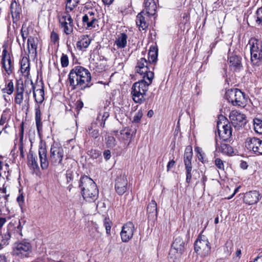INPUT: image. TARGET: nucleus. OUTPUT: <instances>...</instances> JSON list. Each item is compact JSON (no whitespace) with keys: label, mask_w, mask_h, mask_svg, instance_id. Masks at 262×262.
Masks as SVG:
<instances>
[{"label":"nucleus","mask_w":262,"mask_h":262,"mask_svg":"<svg viewBox=\"0 0 262 262\" xmlns=\"http://www.w3.org/2000/svg\"><path fill=\"white\" fill-rule=\"evenodd\" d=\"M38 155L40 164L42 169H47L49 163L54 166L64 167L63 158L64 157V150L62 147L54 143L51 145L49 159L47 158V150L45 145L40 144L38 148Z\"/></svg>","instance_id":"nucleus-1"},{"label":"nucleus","mask_w":262,"mask_h":262,"mask_svg":"<svg viewBox=\"0 0 262 262\" xmlns=\"http://www.w3.org/2000/svg\"><path fill=\"white\" fill-rule=\"evenodd\" d=\"M91 74L86 68L78 66L70 71L67 80L72 90H84L91 85Z\"/></svg>","instance_id":"nucleus-2"},{"label":"nucleus","mask_w":262,"mask_h":262,"mask_svg":"<svg viewBox=\"0 0 262 262\" xmlns=\"http://www.w3.org/2000/svg\"><path fill=\"white\" fill-rule=\"evenodd\" d=\"M154 77V73H149L147 77H142L143 79L133 84L131 94L135 102L141 104L144 102L148 86L151 83Z\"/></svg>","instance_id":"nucleus-3"},{"label":"nucleus","mask_w":262,"mask_h":262,"mask_svg":"<svg viewBox=\"0 0 262 262\" xmlns=\"http://www.w3.org/2000/svg\"><path fill=\"white\" fill-rule=\"evenodd\" d=\"M79 187L83 199L87 202H93L98 198L99 191L96 183L88 177L83 176L81 177Z\"/></svg>","instance_id":"nucleus-4"},{"label":"nucleus","mask_w":262,"mask_h":262,"mask_svg":"<svg viewBox=\"0 0 262 262\" xmlns=\"http://www.w3.org/2000/svg\"><path fill=\"white\" fill-rule=\"evenodd\" d=\"M225 97L228 101L234 106H244L247 99L245 94L238 89H231L226 91Z\"/></svg>","instance_id":"nucleus-5"},{"label":"nucleus","mask_w":262,"mask_h":262,"mask_svg":"<svg viewBox=\"0 0 262 262\" xmlns=\"http://www.w3.org/2000/svg\"><path fill=\"white\" fill-rule=\"evenodd\" d=\"M249 44L251 62L254 66H259L262 63V42L255 38H251Z\"/></svg>","instance_id":"nucleus-6"},{"label":"nucleus","mask_w":262,"mask_h":262,"mask_svg":"<svg viewBox=\"0 0 262 262\" xmlns=\"http://www.w3.org/2000/svg\"><path fill=\"white\" fill-rule=\"evenodd\" d=\"M25 223V221L21 222L20 220H18V221H15L14 223L11 222L8 226L9 230H11L13 227V229L11 232H8L3 235L2 242L3 243V245H7L9 244V240L12 235L17 239L21 238L23 237L22 229Z\"/></svg>","instance_id":"nucleus-7"},{"label":"nucleus","mask_w":262,"mask_h":262,"mask_svg":"<svg viewBox=\"0 0 262 262\" xmlns=\"http://www.w3.org/2000/svg\"><path fill=\"white\" fill-rule=\"evenodd\" d=\"M32 252V246L30 242L25 239L15 242L13 246V255L20 258L29 256Z\"/></svg>","instance_id":"nucleus-8"},{"label":"nucleus","mask_w":262,"mask_h":262,"mask_svg":"<svg viewBox=\"0 0 262 262\" xmlns=\"http://www.w3.org/2000/svg\"><path fill=\"white\" fill-rule=\"evenodd\" d=\"M195 252L201 257L207 256L210 252V243L204 235H199L195 241L194 244Z\"/></svg>","instance_id":"nucleus-9"},{"label":"nucleus","mask_w":262,"mask_h":262,"mask_svg":"<svg viewBox=\"0 0 262 262\" xmlns=\"http://www.w3.org/2000/svg\"><path fill=\"white\" fill-rule=\"evenodd\" d=\"M27 83L30 85L31 88L29 90H27L25 91L26 96H27L26 100H29V95L33 91V96L35 101L37 103H41L44 100L45 95L43 84L41 83L40 85H34L32 80L28 82L25 81L26 85Z\"/></svg>","instance_id":"nucleus-10"},{"label":"nucleus","mask_w":262,"mask_h":262,"mask_svg":"<svg viewBox=\"0 0 262 262\" xmlns=\"http://www.w3.org/2000/svg\"><path fill=\"white\" fill-rule=\"evenodd\" d=\"M192 148L191 146H187L185 150L184 155V162L186 169V181L189 184L192 178Z\"/></svg>","instance_id":"nucleus-11"},{"label":"nucleus","mask_w":262,"mask_h":262,"mask_svg":"<svg viewBox=\"0 0 262 262\" xmlns=\"http://www.w3.org/2000/svg\"><path fill=\"white\" fill-rule=\"evenodd\" d=\"M69 13L65 11L59 18L60 26L67 35L70 34L73 31V20Z\"/></svg>","instance_id":"nucleus-12"},{"label":"nucleus","mask_w":262,"mask_h":262,"mask_svg":"<svg viewBox=\"0 0 262 262\" xmlns=\"http://www.w3.org/2000/svg\"><path fill=\"white\" fill-rule=\"evenodd\" d=\"M245 146L255 154L262 155V140L256 137H249L246 140Z\"/></svg>","instance_id":"nucleus-13"},{"label":"nucleus","mask_w":262,"mask_h":262,"mask_svg":"<svg viewBox=\"0 0 262 262\" xmlns=\"http://www.w3.org/2000/svg\"><path fill=\"white\" fill-rule=\"evenodd\" d=\"M135 225L132 222H127L122 227L120 236L122 242H128L132 238L135 231Z\"/></svg>","instance_id":"nucleus-14"},{"label":"nucleus","mask_w":262,"mask_h":262,"mask_svg":"<svg viewBox=\"0 0 262 262\" xmlns=\"http://www.w3.org/2000/svg\"><path fill=\"white\" fill-rule=\"evenodd\" d=\"M4 48L2 52V67L8 75H11L14 70L13 63L11 59L10 55L8 53L6 46H3Z\"/></svg>","instance_id":"nucleus-15"},{"label":"nucleus","mask_w":262,"mask_h":262,"mask_svg":"<svg viewBox=\"0 0 262 262\" xmlns=\"http://www.w3.org/2000/svg\"><path fill=\"white\" fill-rule=\"evenodd\" d=\"M246 116L244 114L237 111H232L229 115V119L232 125L239 129L246 123Z\"/></svg>","instance_id":"nucleus-16"},{"label":"nucleus","mask_w":262,"mask_h":262,"mask_svg":"<svg viewBox=\"0 0 262 262\" xmlns=\"http://www.w3.org/2000/svg\"><path fill=\"white\" fill-rule=\"evenodd\" d=\"M150 64L144 58H141L137 62L135 71L137 73L143 75V77H146L149 73H154L149 71Z\"/></svg>","instance_id":"nucleus-17"},{"label":"nucleus","mask_w":262,"mask_h":262,"mask_svg":"<svg viewBox=\"0 0 262 262\" xmlns=\"http://www.w3.org/2000/svg\"><path fill=\"white\" fill-rule=\"evenodd\" d=\"M222 125L221 123L217 122L218 134L220 138L223 141H227L232 136V130L230 125L227 124Z\"/></svg>","instance_id":"nucleus-18"},{"label":"nucleus","mask_w":262,"mask_h":262,"mask_svg":"<svg viewBox=\"0 0 262 262\" xmlns=\"http://www.w3.org/2000/svg\"><path fill=\"white\" fill-rule=\"evenodd\" d=\"M127 181L124 175L118 177L116 180L115 187L119 195H122L127 190Z\"/></svg>","instance_id":"nucleus-19"},{"label":"nucleus","mask_w":262,"mask_h":262,"mask_svg":"<svg viewBox=\"0 0 262 262\" xmlns=\"http://www.w3.org/2000/svg\"><path fill=\"white\" fill-rule=\"evenodd\" d=\"M260 198L261 196L258 191H250L244 194V201L246 204L251 205L256 204Z\"/></svg>","instance_id":"nucleus-20"},{"label":"nucleus","mask_w":262,"mask_h":262,"mask_svg":"<svg viewBox=\"0 0 262 262\" xmlns=\"http://www.w3.org/2000/svg\"><path fill=\"white\" fill-rule=\"evenodd\" d=\"M14 102L16 104L20 105L24 100L25 88L22 81H17L15 85Z\"/></svg>","instance_id":"nucleus-21"},{"label":"nucleus","mask_w":262,"mask_h":262,"mask_svg":"<svg viewBox=\"0 0 262 262\" xmlns=\"http://www.w3.org/2000/svg\"><path fill=\"white\" fill-rule=\"evenodd\" d=\"M37 38L31 36H29L27 40L28 56L33 58H35L37 56Z\"/></svg>","instance_id":"nucleus-22"},{"label":"nucleus","mask_w":262,"mask_h":262,"mask_svg":"<svg viewBox=\"0 0 262 262\" xmlns=\"http://www.w3.org/2000/svg\"><path fill=\"white\" fill-rule=\"evenodd\" d=\"M186 239H183L180 236L177 237L172 244V248L175 250L178 254L181 255L186 249Z\"/></svg>","instance_id":"nucleus-23"},{"label":"nucleus","mask_w":262,"mask_h":262,"mask_svg":"<svg viewBox=\"0 0 262 262\" xmlns=\"http://www.w3.org/2000/svg\"><path fill=\"white\" fill-rule=\"evenodd\" d=\"M115 136L116 137L122 142H130V139L132 137V130L129 128H125L120 132L116 131Z\"/></svg>","instance_id":"nucleus-24"},{"label":"nucleus","mask_w":262,"mask_h":262,"mask_svg":"<svg viewBox=\"0 0 262 262\" xmlns=\"http://www.w3.org/2000/svg\"><path fill=\"white\" fill-rule=\"evenodd\" d=\"M228 63L231 69L233 71H239L242 67L241 58L236 55L229 57Z\"/></svg>","instance_id":"nucleus-25"},{"label":"nucleus","mask_w":262,"mask_h":262,"mask_svg":"<svg viewBox=\"0 0 262 262\" xmlns=\"http://www.w3.org/2000/svg\"><path fill=\"white\" fill-rule=\"evenodd\" d=\"M109 116V109L107 107H104V108L100 111L97 116V123L99 124L101 127L103 128L104 127L105 121Z\"/></svg>","instance_id":"nucleus-26"},{"label":"nucleus","mask_w":262,"mask_h":262,"mask_svg":"<svg viewBox=\"0 0 262 262\" xmlns=\"http://www.w3.org/2000/svg\"><path fill=\"white\" fill-rule=\"evenodd\" d=\"M145 13L144 11L139 13L136 17V24L141 30H144L148 26V24L146 21V17L144 16Z\"/></svg>","instance_id":"nucleus-27"},{"label":"nucleus","mask_w":262,"mask_h":262,"mask_svg":"<svg viewBox=\"0 0 262 262\" xmlns=\"http://www.w3.org/2000/svg\"><path fill=\"white\" fill-rule=\"evenodd\" d=\"M28 165L29 167L34 170H39V167L38 163V159L37 156L34 155L32 151H30L28 157Z\"/></svg>","instance_id":"nucleus-28"},{"label":"nucleus","mask_w":262,"mask_h":262,"mask_svg":"<svg viewBox=\"0 0 262 262\" xmlns=\"http://www.w3.org/2000/svg\"><path fill=\"white\" fill-rule=\"evenodd\" d=\"M216 150L219 149V151L226 155H231L234 152L233 148L228 144L222 143L220 146H218L217 139L215 142Z\"/></svg>","instance_id":"nucleus-29"},{"label":"nucleus","mask_w":262,"mask_h":262,"mask_svg":"<svg viewBox=\"0 0 262 262\" xmlns=\"http://www.w3.org/2000/svg\"><path fill=\"white\" fill-rule=\"evenodd\" d=\"M145 14L154 15L156 13L157 6L154 0H147L144 3Z\"/></svg>","instance_id":"nucleus-30"},{"label":"nucleus","mask_w":262,"mask_h":262,"mask_svg":"<svg viewBox=\"0 0 262 262\" xmlns=\"http://www.w3.org/2000/svg\"><path fill=\"white\" fill-rule=\"evenodd\" d=\"M147 212L149 217L156 219L158 215L157 205L156 201L151 200L147 207Z\"/></svg>","instance_id":"nucleus-31"},{"label":"nucleus","mask_w":262,"mask_h":262,"mask_svg":"<svg viewBox=\"0 0 262 262\" xmlns=\"http://www.w3.org/2000/svg\"><path fill=\"white\" fill-rule=\"evenodd\" d=\"M127 36L124 33L119 34L116 38L115 44L119 49L125 48L127 45Z\"/></svg>","instance_id":"nucleus-32"},{"label":"nucleus","mask_w":262,"mask_h":262,"mask_svg":"<svg viewBox=\"0 0 262 262\" xmlns=\"http://www.w3.org/2000/svg\"><path fill=\"white\" fill-rule=\"evenodd\" d=\"M91 42V39L89 38L88 36L83 35L80 40L77 42L76 46L79 50H83L87 48Z\"/></svg>","instance_id":"nucleus-33"},{"label":"nucleus","mask_w":262,"mask_h":262,"mask_svg":"<svg viewBox=\"0 0 262 262\" xmlns=\"http://www.w3.org/2000/svg\"><path fill=\"white\" fill-rule=\"evenodd\" d=\"M20 71L25 76H28L30 72V62L27 58L22 59L21 61Z\"/></svg>","instance_id":"nucleus-34"},{"label":"nucleus","mask_w":262,"mask_h":262,"mask_svg":"<svg viewBox=\"0 0 262 262\" xmlns=\"http://www.w3.org/2000/svg\"><path fill=\"white\" fill-rule=\"evenodd\" d=\"M158 49L155 47H150L148 52V62L151 63L155 62L157 60Z\"/></svg>","instance_id":"nucleus-35"},{"label":"nucleus","mask_w":262,"mask_h":262,"mask_svg":"<svg viewBox=\"0 0 262 262\" xmlns=\"http://www.w3.org/2000/svg\"><path fill=\"white\" fill-rule=\"evenodd\" d=\"M3 93H6L8 95H11L14 91V86L12 80H9L7 82L6 81L5 87L2 89Z\"/></svg>","instance_id":"nucleus-36"},{"label":"nucleus","mask_w":262,"mask_h":262,"mask_svg":"<svg viewBox=\"0 0 262 262\" xmlns=\"http://www.w3.org/2000/svg\"><path fill=\"white\" fill-rule=\"evenodd\" d=\"M41 120V111L40 110L39 106L37 105L35 106V122L36 127L38 132L42 127Z\"/></svg>","instance_id":"nucleus-37"},{"label":"nucleus","mask_w":262,"mask_h":262,"mask_svg":"<svg viewBox=\"0 0 262 262\" xmlns=\"http://www.w3.org/2000/svg\"><path fill=\"white\" fill-rule=\"evenodd\" d=\"M96 123H92L90 126L88 127V132L89 135L93 138H97L99 136V132L97 128H95Z\"/></svg>","instance_id":"nucleus-38"},{"label":"nucleus","mask_w":262,"mask_h":262,"mask_svg":"<svg viewBox=\"0 0 262 262\" xmlns=\"http://www.w3.org/2000/svg\"><path fill=\"white\" fill-rule=\"evenodd\" d=\"M79 0H67L66 12L72 11L78 4Z\"/></svg>","instance_id":"nucleus-39"},{"label":"nucleus","mask_w":262,"mask_h":262,"mask_svg":"<svg viewBox=\"0 0 262 262\" xmlns=\"http://www.w3.org/2000/svg\"><path fill=\"white\" fill-rule=\"evenodd\" d=\"M254 129L256 133L262 134V120L258 118L253 119Z\"/></svg>","instance_id":"nucleus-40"},{"label":"nucleus","mask_w":262,"mask_h":262,"mask_svg":"<svg viewBox=\"0 0 262 262\" xmlns=\"http://www.w3.org/2000/svg\"><path fill=\"white\" fill-rule=\"evenodd\" d=\"M10 118L9 111L5 110L3 111L0 119V125H3L5 123H8Z\"/></svg>","instance_id":"nucleus-41"},{"label":"nucleus","mask_w":262,"mask_h":262,"mask_svg":"<svg viewBox=\"0 0 262 262\" xmlns=\"http://www.w3.org/2000/svg\"><path fill=\"white\" fill-rule=\"evenodd\" d=\"M195 151L197 153L198 158L199 161L202 163H204L207 161L205 158V154L203 152L201 148L196 147L195 148Z\"/></svg>","instance_id":"nucleus-42"},{"label":"nucleus","mask_w":262,"mask_h":262,"mask_svg":"<svg viewBox=\"0 0 262 262\" xmlns=\"http://www.w3.org/2000/svg\"><path fill=\"white\" fill-rule=\"evenodd\" d=\"M104 226L105 227L106 233L107 235H111V229L112 223L109 218L105 217L103 221Z\"/></svg>","instance_id":"nucleus-43"},{"label":"nucleus","mask_w":262,"mask_h":262,"mask_svg":"<svg viewBox=\"0 0 262 262\" xmlns=\"http://www.w3.org/2000/svg\"><path fill=\"white\" fill-rule=\"evenodd\" d=\"M254 17L256 24L262 25V8H259L257 10Z\"/></svg>","instance_id":"nucleus-44"},{"label":"nucleus","mask_w":262,"mask_h":262,"mask_svg":"<svg viewBox=\"0 0 262 262\" xmlns=\"http://www.w3.org/2000/svg\"><path fill=\"white\" fill-rule=\"evenodd\" d=\"M20 34L23 39V45H24L26 39L29 35V31L28 28L25 27V25H23L21 30Z\"/></svg>","instance_id":"nucleus-45"},{"label":"nucleus","mask_w":262,"mask_h":262,"mask_svg":"<svg viewBox=\"0 0 262 262\" xmlns=\"http://www.w3.org/2000/svg\"><path fill=\"white\" fill-rule=\"evenodd\" d=\"M106 143L108 147H113L116 144L115 138L113 136H108L106 138Z\"/></svg>","instance_id":"nucleus-46"},{"label":"nucleus","mask_w":262,"mask_h":262,"mask_svg":"<svg viewBox=\"0 0 262 262\" xmlns=\"http://www.w3.org/2000/svg\"><path fill=\"white\" fill-rule=\"evenodd\" d=\"M90 22L88 24V27H86V29L91 30L95 27V23L97 21V19L94 16V13L93 12L92 17H90Z\"/></svg>","instance_id":"nucleus-47"},{"label":"nucleus","mask_w":262,"mask_h":262,"mask_svg":"<svg viewBox=\"0 0 262 262\" xmlns=\"http://www.w3.org/2000/svg\"><path fill=\"white\" fill-rule=\"evenodd\" d=\"M93 12L89 11L85 14L82 17V23L84 25L86 24L88 27V24L90 22V17H92Z\"/></svg>","instance_id":"nucleus-48"},{"label":"nucleus","mask_w":262,"mask_h":262,"mask_svg":"<svg viewBox=\"0 0 262 262\" xmlns=\"http://www.w3.org/2000/svg\"><path fill=\"white\" fill-rule=\"evenodd\" d=\"M60 61L62 67H67L69 65V58L68 56L62 54Z\"/></svg>","instance_id":"nucleus-49"},{"label":"nucleus","mask_w":262,"mask_h":262,"mask_svg":"<svg viewBox=\"0 0 262 262\" xmlns=\"http://www.w3.org/2000/svg\"><path fill=\"white\" fill-rule=\"evenodd\" d=\"M143 113L141 110L138 111V112L135 115L133 118V122L135 123H138L140 122L141 118L142 117Z\"/></svg>","instance_id":"nucleus-50"},{"label":"nucleus","mask_w":262,"mask_h":262,"mask_svg":"<svg viewBox=\"0 0 262 262\" xmlns=\"http://www.w3.org/2000/svg\"><path fill=\"white\" fill-rule=\"evenodd\" d=\"M215 164L219 169L224 170V164L223 161L221 159L216 158L215 160Z\"/></svg>","instance_id":"nucleus-51"},{"label":"nucleus","mask_w":262,"mask_h":262,"mask_svg":"<svg viewBox=\"0 0 262 262\" xmlns=\"http://www.w3.org/2000/svg\"><path fill=\"white\" fill-rule=\"evenodd\" d=\"M90 155L94 159H97L101 156V152L98 150L92 149L90 151Z\"/></svg>","instance_id":"nucleus-52"},{"label":"nucleus","mask_w":262,"mask_h":262,"mask_svg":"<svg viewBox=\"0 0 262 262\" xmlns=\"http://www.w3.org/2000/svg\"><path fill=\"white\" fill-rule=\"evenodd\" d=\"M19 8H18V9H17V8L14 9L11 6V11L12 16L13 18L14 17L15 18H17V17H19Z\"/></svg>","instance_id":"nucleus-53"},{"label":"nucleus","mask_w":262,"mask_h":262,"mask_svg":"<svg viewBox=\"0 0 262 262\" xmlns=\"http://www.w3.org/2000/svg\"><path fill=\"white\" fill-rule=\"evenodd\" d=\"M66 179L67 183H69L73 180V173L71 171H67L66 173Z\"/></svg>","instance_id":"nucleus-54"},{"label":"nucleus","mask_w":262,"mask_h":262,"mask_svg":"<svg viewBox=\"0 0 262 262\" xmlns=\"http://www.w3.org/2000/svg\"><path fill=\"white\" fill-rule=\"evenodd\" d=\"M51 39L54 43L57 42L59 39V37L57 33L53 31L51 34Z\"/></svg>","instance_id":"nucleus-55"},{"label":"nucleus","mask_w":262,"mask_h":262,"mask_svg":"<svg viewBox=\"0 0 262 262\" xmlns=\"http://www.w3.org/2000/svg\"><path fill=\"white\" fill-rule=\"evenodd\" d=\"M103 156L105 160H109L111 157V152L110 150H105L103 151Z\"/></svg>","instance_id":"nucleus-56"},{"label":"nucleus","mask_w":262,"mask_h":262,"mask_svg":"<svg viewBox=\"0 0 262 262\" xmlns=\"http://www.w3.org/2000/svg\"><path fill=\"white\" fill-rule=\"evenodd\" d=\"M24 123L23 122H22L20 124V130L19 133V137H20V140L23 141V137H24Z\"/></svg>","instance_id":"nucleus-57"},{"label":"nucleus","mask_w":262,"mask_h":262,"mask_svg":"<svg viewBox=\"0 0 262 262\" xmlns=\"http://www.w3.org/2000/svg\"><path fill=\"white\" fill-rule=\"evenodd\" d=\"M17 201L19 205L21 206L23 205L24 203V197L22 194H20L17 198Z\"/></svg>","instance_id":"nucleus-58"},{"label":"nucleus","mask_w":262,"mask_h":262,"mask_svg":"<svg viewBox=\"0 0 262 262\" xmlns=\"http://www.w3.org/2000/svg\"><path fill=\"white\" fill-rule=\"evenodd\" d=\"M83 106V102L80 100H78L76 103V107L77 110H80Z\"/></svg>","instance_id":"nucleus-59"},{"label":"nucleus","mask_w":262,"mask_h":262,"mask_svg":"<svg viewBox=\"0 0 262 262\" xmlns=\"http://www.w3.org/2000/svg\"><path fill=\"white\" fill-rule=\"evenodd\" d=\"M175 161L173 160L170 161L167 165V170L169 171L170 169L173 167L174 165Z\"/></svg>","instance_id":"nucleus-60"},{"label":"nucleus","mask_w":262,"mask_h":262,"mask_svg":"<svg viewBox=\"0 0 262 262\" xmlns=\"http://www.w3.org/2000/svg\"><path fill=\"white\" fill-rule=\"evenodd\" d=\"M7 220L6 218L0 216V229L2 228L4 225L6 223Z\"/></svg>","instance_id":"nucleus-61"},{"label":"nucleus","mask_w":262,"mask_h":262,"mask_svg":"<svg viewBox=\"0 0 262 262\" xmlns=\"http://www.w3.org/2000/svg\"><path fill=\"white\" fill-rule=\"evenodd\" d=\"M114 0H102V2L105 5L110 6L112 5Z\"/></svg>","instance_id":"nucleus-62"},{"label":"nucleus","mask_w":262,"mask_h":262,"mask_svg":"<svg viewBox=\"0 0 262 262\" xmlns=\"http://www.w3.org/2000/svg\"><path fill=\"white\" fill-rule=\"evenodd\" d=\"M240 166L243 169H246L248 167V164H247V162H246L245 161H242L240 164Z\"/></svg>","instance_id":"nucleus-63"},{"label":"nucleus","mask_w":262,"mask_h":262,"mask_svg":"<svg viewBox=\"0 0 262 262\" xmlns=\"http://www.w3.org/2000/svg\"><path fill=\"white\" fill-rule=\"evenodd\" d=\"M0 262H6V258L3 254H0Z\"/></svg>","instance_id":"nucleus-64"}]
</instances>
